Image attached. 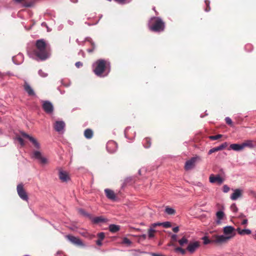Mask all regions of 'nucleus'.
<instances>
[{"instance_id":"obj_61","label":"nucleus","mask_w":256,"mask_h":256,"mask_svg":"<svg viewBox=\"0 0 256 256\" xmlns=\"http://www.w3.org/2000/svg\"><path fill=\"white\" fill-rule=\"evenodd\" d=\"M42 26H46V23H45V22H42Z\"/></svg>"},{"instance_id":"obj_37","label":"nucleus","mask_w":256,"mask_h":256,"mask_svg":"<svg viewBox=\"0 0 256 256\" xmlns=\"http://www.w3.org/2000/svg\"><path fill=\"white\" fill-rule=\"evenodd\" d=\"M204 2L206 6V8H205V11L206 12H208L210 10V2L208 0H205Z\"/></svg>"},{"instance_id":"obj_35","label":"nucleus","mask_w":256,"mask_h":256,"mask_svg":"<svg viewBox=\"0 0 256 256\" xmlns=\"http://www.w3.org/2000/svg\"><path fill=\"white\" fill-rule=\"evenodd\" d=\"M222 137V134H217V135H216V136H209V138L211 140H217L220 138H221Z\"/></svg>"},{"instance_id":"obj_19","label":"nucleus","mask_w":256,"mask_h":256,"mask_svg":"<svg viewBox=\"0 0 256 256\" xmlns=\"http://www.w3.org/2000/svg\"><path fill=\"white\" fill-rule=\"evenodd\" d=\"M200 246L198 242H194L189 244L187 247V250L190 253H193Z\"/></svg>"},{"instance_id":"obj_24","label":"nucleus","mask_w":256,"mask_h":256,"mask_svg":"<svg viewBox=\"0 0 256 256\" xmlns=\"http://www.w3.org/2000/svg\"><path fill=\"white\" fill-rule=\"evenodd\" d=\"M225 216L224 213L222 210H218L216 213V216L217 218V220H216V223L217 224H220L221 222V220L224 218Z\"/></svg>"},{"instance_id":"obj_45","label":"nucleus","mask_w":256,"mask_h":256,"mask_svg":"<svg viewBox=\"0 0 256 256\" xmlns=\"http://www.w3.org/2000/svg\"><path fill=\"white\" fill-rule=\"evenodd\" d=\"M34 4V3L32 2H30L28 3H26L24 4L23 6L26 7V8H30L32 7Z\"/></svg>"},{"instance_id":"obj_15","label":"nucleus","mask_w":256,"mask_h":256,"mask_svg":"<svg viewBox=\"0 0 256 256\" xmlns=\"http://www.w3.org/2000/svg\"><path fill=\"white\" fill-rule=\"evenodd\" d=\"M12 60L15 64H20L24 60V55L22 53H19L16 56H13Z\"/></svg>"},{"instance_id":"obj_29","label":"nucleus","mask_w":256,"mask_h":256,"mask_svg":"<svg viewBox=\"0 0 256 256\" xmlns=\"http://www.w3.org/2000/svg\"><path fill=\"white\" fill-rule=\"evenodd\" d=\"M236 230L238 232V233L240 235L250 234H251V230L249 229L241 230L240 228H238Z\"/></svg>"},{"instance_id":"obj_50","label":"nucleus","mask_w":256,"mask_h":256,"mask_svg":"<svg viewBox=\"0 0 256 256\" xmlns=\"http://www.w3.org/2000/svg\"><path fill=\"white\" fill-rule=\"evenodd\" d=\"M161 223L162 222H156V223H154L152 224V226L153 228H154L156 226H162L161 224Z\"/></svg>"},{"instance_id":"obj_5","label":"nucleus","mask_w":256,"mask_h":256,"mask_svg":"<svg viewBox=\"0 0 256 256\" xmlns=\"http://www.w3.org/2000/svg\"><path fill=\"white\" fill-rule=\"evenodd\" d=\"M65 238L69 240L72 244H73L80 246H84V244L78 238L72 235H66Z\"/></svg>"},{"instance_id":"obj_7","label":"nucleus","mask_w":256,"mask_h":256,"mask_svg":"<svg viewBox=\"0 0 256 256\" xmlns=\"http://www.w3.org/2000/svg\"><path fill=\"white\" fill-rule=\"evenodd\" d=\"M20 133L21 135L23 137L26 138L28 139V140L33 144L34 146L36 149H40V144L38 142V141L36 140V139L34 137L30 136V135L26 134L24 132H20Z\"/></svg>"},{"instance_id":"obj_47","label":"nucleus","mask_w":256,"mask_h":256,"mask_svg":"<svg viewBox=\"0 0 256 256\" xmlns=\"http://www.w3.org/2000/svg\"><path fill=\"white\" fill-rule=\"evenodd\" d=\"M171 238H172V240L176 241L177 240V238H178L177 235L176 234H173L172 235Z\"/></svg>"},{"instance_id":"obj_32","label":"nucleus","mask_w":256,"mask_h":256,"mask_svg":"<svg viewBox=\"0 0 256 256\" xmlns=\"http://www.w3.org/2000/svg\"><path fill=\"white\" fill-rule=\"evenodd\" d=\"M155 232V230L152 228H150L148 230V238H154V232Z\"/></svg>"},{"instance_id":"obj_48","label":"nucleus","mask_w":256,"mask_h":256,"mask_svg":"<svg viewBox=\"0 0 256 256\" xmlns=\"http://www.w3.org/2000/svg\"><path fill=\"white\" fill-rule=\"evenodd\" d=\"M80 212L82 214H83L84 215V216H90V215L88 214H87L86 212H84V210L82 209H80Z\"/></svg>"},{"instance_id":"obj_52","label":"nucleus","mask_w":256,"mask_h":256,"mask_svg":"<svg viewBox=\"0 0 256 256\" xmlns=\"http://www.w3.org/2000/svg\"><path fill=\"white\" fill-rule=\"evenodd\" d=\"M102 240H96V244L98 245V246H101L102 244Z\"/></svg>"},{"instance_id":"obj_58","label":"nucleus","mask_w":256,"mask_h":256,"mask_svg":"<svg viewBox=\"0 0 256 256\" xmlns=\"http://www.w3.org/2000/svg\"><path fill=\"white\" fill-rule=\"evenodd\" d=\"M14 0V2H16L20 3V2H22L24 1L25 0Z\"/></svg>"},{"instance_id":"obj_8","label":"nucleus","mask_w":256,"mask_h":256,"mask_svg":"<svg viewBox=\"0 0 256 256\" xmlns=\"http://www.w3.org/2000/svg\"><path fill=\"white\" fill-rule=\"evenodd\" d=\"M42 102V108L44 111L48 114H51L54 111V106L51 102L48 100H43Z\"/></svg>"},{"instance_id":"obj_28","label":"nucleus","mask_w":256,"mask_h":256,"mask_svg":"<svg viewBox=\"0 0 256 256\" xmlns=\"http://www.w3.org/2000/svg\"><path fill=\"white\" fill-rule=\"evenodd\" d=\"M84 136L88 139H90L92 138L93 136L92 130L90 128L86 129L84 132Z\"/></svg>"},{"instance_id":"obj_9","label":"nucleus","mask_w":256,"mask_h":256,"mask_svg":"<svg viewBox=\"0 0 256 256\" xmlns=\"http://www.w3.org/2000/svg\"><path fill=\"white\" fill-rule=\"evenodd\" d=\"M32 158L38 160L41 164H44L47 162V159L42 156V152L38 150L34 151Z\"/></svg>"},{"instance_id":"obj_14","label":"nucleus","mask_w":256,"mask_h":256,"mask_svg":"<svg viewBox=\"0 0 256 256\" xmlns=\"http://www.w3.org/2000/svg\"><path fill=\"white\" fill-rule=\"evenodd\" d=\"M209 180L210 183L213 184L217 182L218 184H221L224 182V180L220 176V175H216V176H214L212 174L210 175Z\"/></svg>"},{"instance_id":"obj_4","label":"nucleus","mask_w":256,"mask_h":256,"mask_svg":"<svg viewBox=\"0 0 256 256\" xmlns=\"http://www.w3.org/2000/svg\"><path fill=\"white\" fill-rule=\"evenodd\" d=\"M148 28L153 32H162L164 28V23L160 18L152 17L149 21Z\"/></svg>"},{"instance_id":"obj_23","label":"nucleus","mask_w":256,"mask_h":256,"mask_svg":"<svg viewBox=\"0 0 256 256\" xmlns=\"http://www.w3.org/2000/svg\"><path fill=\"white\" fill-rule=\"evenodd\" d=\"M234 228L232 226H226L224 228V232L226 235V236H232L233 237L234 235L232 234V232H234Z\"/></svg>"},{"instance_id":"obj_25","label":"nucleus","mask_w":256,"mask_h":256,"mask_svg":"<svg viewBox=\"0 0 256 256\" xmlns=\"http://www.w3.org/2000/svg\"><path fill=\"white\" fill-rule=\"evenodd\" d=\"M92 220L94 224H98L100 222H106L107 220L106 218H104L102 216H96L92 218Z\"/></svg>"},{"instance_id":"obj_18","label":"nucleus","mask_w":256,"mask_h":256,"mask_svg":"<svg viewBox=\"0 0 256 256\" xmlns=\"http://www.w3.org/2000/svg\"><path fill=\"white\" fill-rule=\"evenodd\" d=\"M106 196L110 200L114 201L116 199V196L114 192L110 189L106 188L104 190Z\"/></svg>"},{"instance_id":"obj_13","label":"nucleus","mask_w":256,"mask_h":256,"mask_svg":"<svg viewBox=\"0 0 256 256\" xmlns=\"http://www.w3.org/2000/svg\"><path fill=\"white\" fill-rule=\"evenodd\" d=\"M65 128V123L62 120H57L54 124V128L56 131L60 132H62Z\"/></svg>"},{"instance_id":"obj_57","label":"nucleus","mask_w":256,"mask_h":256,"mask_svg":"<svg viewBox=\"0 0 256 256\" xmlns=\"http://www.w3.org/2000/svg\"><path fill=\"white\" fill-rule=\"evenodd\" d=\"M68 24L70 25V26L72 25V24H74V22H72V20H68Z\"/></svg>"},{"instance_id":"obj_44","label":"nucleus","mask_w":256,"mask_h":256,"mask_svg":"<svg viewBox=\"0 0 256 256\" xmlns=\"http://www.w3.org/2000/svg\"><path fill=\"white\" fill-rule=\"evenodd\" d=\"M104 232H100L98 234V240H104Z\"/></svg>"},{"instance_id":"obj_36","label":"nucleus","mask_w":256,"mask_h":256,"mask_svg":"<svg viewBox=\"0 0 256 256\" xmlns=\"http://www.w3.org/2000/svg\"><path fill=\"white\" fill-rule=\"evenodd\" d=\"M161 224L165 228H170L172 226L170 222H162Z\"/></svg>"},{"instance_id":"obj_3","label":"nucleus","mask_w":256,"mask_h":256,"mask_svg":"<svg viewBox=\"0 0 256 256\" xmlns=\"http://www.w3.org/2000/svg\"><path fill=\"white\" fill-rule=\"evenodd\" d=\"M232 238V236H225V235L215 234L212 236L210 240L206 236L202 237V240H204V244H221L226 242L230 239Z\"/></svg>"},{"instance_id":"obj_26","label":"nucleus","mask_w":256,"mask_h":256,"mask_svg":"<svg viewBox=\"0 0 256 256\" xmlns=\"http://www.w3.org/2000/svg\"><path fill=\"white\" fill-rule=\"evenodd\" d=\"M242 146L243 149H244L246 147L252 148L254 146V145L252 141L251 140H247L244 142H242Z\"/></svg>"},{"instance_id":"obj_1","label":"nucleus","mask_w":256,"mask_h":256,"mask_svg":"<svg viewBox=\"0 0 256 256\" xmlns=\"http://www.w3.org/2000/svg\"><path fill=\"white\" fill-rule=\"evenodd\" d=\"M36 46V50L29 54L30 57L41 61L45 60L50 58L51 56L50 48L46 45L44 39L37 40Z\"/></svg>"},{"instance_id":"obj_6","label":"nucleus","mask_w":256,"mask_h":256,"mask_svg":"<svg viewBox=\"0 0 256 256\" xmlns=\"http://www.w3.org/2000/svg\"><path fill=\"white\" fill-rule=\"evenodd\" d=\"M17 192L19 196L23 200L28 201V196L24 189L22 184H20L17 186Z\"/></svg>"},{"instance_id":"obj_12","label":"nucleus","mask_w":256,"mask_h":256,"mask_svg":"<svg viewBox=\"0 0 256 256\" xmlns=\"http://www.w3.org/2000/svg\"><path fill=\"white\" fill-rule=\"evenodd\" d=\"M106 147L108 152L114 153L117 150L118 144L114 141L110 140L108 142Z\"/></svg>"},{"instance_id":"obj_27","label":"nucleus","mask_w":256,"mask_h":256,"mask_svg":"<svg viewBox=\"0 0 256 256\" xmlns=\"http://www.w3.org/2000/svg\"><path fill=\"white\" fill-rule=\"evenodd\" d=\"M120 230V226L111 224L109 226V230L112 233H115Z\"/></svg>"},{"instance_id":"obj_43","label":"nucleus","mask_w":256,"mask_h":256,"mask_svg":"<svg viewBox=\"0 0 256 256\" xmlns=\"http://www.w3.org/2000/svg\"><path fill=\"white\" fill-rule=\"evenodd\" d=\"M175 250L176 252H180L182 254H184L185 252H186V251L184 249L180 248V247H178L176 248L175 249Z\"/></svg>"},{"instance_id":"obj_10","label":"nucleus","mask_w":256,"mask_h":256,"mask_svg":"<svg viewBox=\"0 0 256 256\" xmlns=\"http://www.w3.org/2000/svg\"><path fill=\"white\" fill-rule=\"evenodd\" d=\"M200 158L199 156H194L190 160L186 162L184 168L188 170L192 169L194 166V164L197 160H200Z\"/></svg>"},{"instance_id":"obj_22","label":"nucleus","mask_w":256,"mask_h":256,"mask_svg":"<svg viewBox=\"0 0 256 256\" xmlns=\"http://www.w3.org/2000/svg\"><path fill=\"white\" fill-rule=\"evenodd\" d=\"M231 150L236 152H240L243 150L244 149L242 144H230V147L228 148V150Z\"/></svg>"},{"instance_id":"obj_41","label":"nucleus","mask_w":256,"mask_h":256,"mask_svg":"<svg viewBox=\"0 0 256 256\" xmlns=\"http://www.w3.org/2000/svg\"><path fill=\"white\" fill-rule=\"evenodd\" d=\"M16 139L18 140L22 146H24V140L21 137L18 136L16 138Z\"/></svg>"},{"instance_id":"obj_49","label":"nucleus","mask_w":256,"mask_h":256,"mask_svg":"<svg viewBox=\"0 0 256 256\" xmlns=\"http://www.w3.org/2000/svg\"><path fill=\"white\" fill-rule=\"evenodd\" d=\"M78 55H82L83 58L85 57L84 52L82 50H80L78 53Z\"/></svg>"},{"instance_id":"obj_17","label":"nucleus","mask_w":256,"mask_h":256,"mask_svg":"<svg viewBox=\"0 0 256 256\" xmlns=\"http://www.w3.org/2000/svg\"><path fill=\"white\" fill-rule=\"evenodd\" d=\"M228 146V144L226 142H224L222 144L219 146L213 148L210 150L208 152V154H210L213 152H216L222 150L224 148H225Z\"/></svg>"},{"instance_id":"obj_56","label":"nucleus","mask_w":256,"mask_h":256,"mask_svg":"<svg viewBox=\"0 0 256 256\" xmlns=\"http://www.w3.org/2000/svg\"><path fill=\"white\" fill-rule=\"evenodd\" d=\"M140 236L143 239H146V234H142Z\"/></svg>"},{"instance_id":"obj_40","label":"nucleus","mask_w":256,"mask_h":256,"mask_svg":"<svg viewBox=\"0 0 256 256\" xmlns=\"http://www.w3.org/2000/svg\"><path fill=\"white\" fill-rule=\"evenodd\" d=\"M38 74L42 78H46L48 76V74L44 72L42 70H40L38 72Z\"/></svg>"},{"instance_id":"obj_33","label":"nucleus","mask_w":256,"mask_h":256,"mask_svg":"<svg viewBox=\"0 0 256 256\" xmlns=\"http://www.w3.org/2000/svg\"><path fill=\"white\" fill-rule=\"evenodd\" d=\"M178 242L182 246L184 244H187L188 242V240L184 236L178 240Z\"/></svg>"},{"instance_id":"obj_55","label":"nucleus","mask_w":256,"mask_h":256,"mask_svg":"<svg viewBox=\"0 0 256 256\" xmlns=\"http://www.w3.org/2000/svg\"><path fill=\"white\" fill-rule=\"evenodd\" d=\"M251 47H252L251 44H248L246 46L245 48H246V49L248 48V49L250 50L251 49Z\"/></svg>"},{"instance_id":"obj_20","label":"nucleus","mask_w":256,"mask_h":256,"mask_svg":"<svg viewBox=\"0 0 256 256\" xmlns=\"http://www.w3.org/2000/svg\"><path fill=\"white\" fill-rule=\"evenodd\" d=\"M242 195V190L240 189H236L234 190V192L230 196V199L232 200H236Z\"/></svg>"},{"instance_id":"obj_46","label":"nucleus","mask_w":256,"mask_h":256,"mask_svg":"<svg viewBox=\"0 0 256 256\" xmlns=\"http://www.w3.org/2000/svg\"><path fill=\"white\" fill-rule=\"evenodd\" d=\"M75 66L76 68H79L82 66V63L80 62H76Z\"/></svg>"},{"instance_id":"obj_59","label":"nucleus","mask_w":256,"mask_h":256,"mask_svg":"<svg viewBox=\"0 0 256 256\" xmlns=\"http://www.w3.org/2000/svg\"><path fill=\"white\" fill-rule=\"evenodd\" d=\"M197 186L200 187H202L203 186L202 184L200 182H198Z\"/></svg>"},{"instance_id":"obj_53","label":"nucleus","mask_w":256,"mask_h":256,"mask_svg":"<svg viewBox=\"0 0 256 256\" xmlns=\"http://www.w3.org/2000/svg\"><path fill=\"white\" fill-rule=\"evenodd\" d=\"M247 223H248V220L246 219H244L242 222V224L245 225V224H246Z\"/></svg>"},{"instance_id":"obj_11","label":"nucleus","mask_w":256,"mask_h":256,"mask_svg":"<svg viewBox=\"0 0 256 256\" xmlns=\"http://www.w3.org/2000/svg\"><path fill=\"white\" fill-rule=\"evenodd\" d=\"M76 41L78 45H82V46L84 45V42H89L92 46V48H88L87 50V52L89 53L92 52L95 50V48H96L95 44L90 38H89V37L86 38H85L84 40L82 41V42L79 41L78 39H77Z\"/></svg>"},{"instance_id":"obj_16","label":"nucleus","mask_w":256,"mask_h":256,"mask_svg":"<svg viewBox=\"0 0 256 256\" xmlns=\"http://www.w3.org/2000/svg\"><path fill=\"white\" fill-rule=\"evenodd\" d=\"M59 178L62 182H67L70 180V177L68 173L61 168L59 169Z\"/></svg>"},{"instance_id":"obj_60","label":"nucleus","mask_w":256,"mask_h":256,"mask_svg":"<svg viewBox=\"0 0 256 256\" xmlns=\"http://www.w3.org/2000/svg\"><path fill=\"white\" fill-rule=\"evenodd\" d=\"M70 1H71L72 2H74V3H76V2H78V0H70Z\"/></svg>"},{"instance_id":"obj_51","label":"nucleus","mask_w":256,"mask_h":256,"mask_svg":"<svg viewBox=\"0 0 256 256\" xmlns=\"http://www.w3.org/2000/svg\"><path fill=\"white\" fill-rule=\"evenodd\" d=\"M172 230L174 231V232L176 233L178 232L179 230V227L176 226V227L173 228Z\"/></svg>"},{"instance_id":"obj_21","label":"nucleus","mask_w":256,"mask_h":256,"mask_svg":"<svg viewBox=\"0 0 256 256\" xmlns=\"http://www.w3.org/2000/svg\"><path fill=\"white\" fill-rule=\"evenodd\" d=\"M24 90L28 94L29 96H35V92L32 89V88L30 86L27 82H25L24 85Z\"/></svg>"},{"instance_id":"obj_34","label":"nucleus","mask_w":256,"mask_h":256,"mask_svg":"<svg viewBox=\"0 0 256 256\" xmlns=\"http://www.w3.org/2000/svg\"><path fill=\"white\" fill-rule=\"evenodd\" d=\"M122 244H126L128 246H130L132 244V242L127 238L124 237L123 238Z\"/></svg>"},{"instance_id":"obj_42","label":"nucleus","mask_w":256,"mask_h":256,"mask_svg":"<svg viewBox=\"0 0 256 256\" xmlns=\"http://www.w3.org/2000/svg\"><path fill=\"white\" fill-rule=\"evenodd\" d=\"M230 190V188L228 186L225 184L223 186L222 191L224 193L228 192Z\"/></svg>"},{"instance_id":"obj_2","label":"nucleus","mask_w":256,"mask_h":256,"mask_svg":"<svg viewBox=\"0 0 256 256\" xmlns=\"http://www.w3.org/2000/svg\"><path fill=\"white\" fill-rule=\"evenodd\" d=\"M93 72L99 77H104L110 72V64H106L104 60L100 59L92 64Z\"/></svg>"},{"instance_id":"obj_64","label":"nucleus","mask_w":256,"mask_h":256,"mask_svg":"<svg viewBox=\"0 0 256 256\" xmlns=\"http://www.w3.org/2000/svg\"><path fill=\"white\" fill-rule=\"evenodd\" d=\"M70 85V84H66V85H64V86H68Z\"/></svg>"},{"instance_id":"obj_62","label":"nucleus","mask_w":256,"mask_h":256,"mask_svg":"<svg viewBox=\"0 0 256 256\" xmlns=\"http://www.w3.org/2000/svg\"><path fill=\"white\" fill-rule=\"evenodd\" d=\"M62 28V26H60L58 27V30H61Z\"/></svg>"},{"instance_id":"obj_39","label":"nucleus","mask_w":256,"mask_h":256,"mask_svg":"<svg viewBox=\"0 0 256 256\" xmlns=\"http://www.w3.org/2000/svg\"><path fill=\"white\" fill-rule=\"evenodd\" d=\"M226 122L229 126H232V122L230 117H226L225 118Z\"/></svg>"},{"instance_id":"obj_30","label":"nucleus","mask_w":256,"mask_h":256,"mask_svg":"<svg viewBox=\"0 0 256 256\" xmlns=\"http://www.w3.org/2000/svg\"><path fill=\"white\" fill-rule=\"evenodd\" d=\"M142 142L145 148H149L151 146L150 140L148 138H144Z\"/></svg>"},{"instance_id":"obj_63","label":"nucleus","mask_w":256,"mask_h":256,"mask_svg":"<svg viewBox=\"0 0 256 256\" xmlns=\"http://www.w3.org/2000/svg\"><path fill=\"white\" fill-rule=\"evenodd\" d=\"M141 170H138V174H140Z\"/></svg>"},{"instance_id":"obj_54","label":"nucleus","mask_w":256,"mask_h":256,"mask_svg":"<svg viewBox=\"0 0 256 256\" xmlns=\"http://www.w3.org/2000/svg\"><path fill=\"white\" fill-rule=\"evenodd\" d=\"M130 128L128 127L126 128L125 130H124V136H125V137L126 138H128V136H127V132L128 130Z\"/></svg>"},{"instance_id":"obj_38","label":"nucleus","mask_w":256,"mask_h":256,"mask_svg":"<svg viewBox=\"0 0 256 256\" xmlns=\"http://www.w3.org/2000/svg\"><path fill=\"white\" fill-rule=\"evenodd\" d=\"M230 210L234 212H236L238 210V208L235 204H233L231 205Z\"/></svg>"},{"instance_id":"obj_31","label":"nucleus","mask_w":256,"mask_h":256,"mask_svg":"<svg viewBox=\"0 0 256 256\" xmlns=\"http://www.w3.org/2000/svg\"><path fill=\"white\" fill-rule=\"evenodd\" d=\"M165 212L168 214L172 215L175 214L176 210L172 208L166 206L165 209Z\"/></svg>"}]
</instances>
